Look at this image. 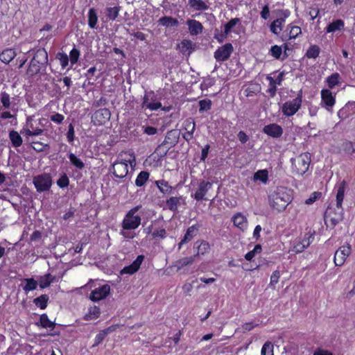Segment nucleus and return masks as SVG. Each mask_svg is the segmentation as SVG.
<instances>
[{"label":"nucleus","instance_id":"5fc2aeb1","mask_svg":"<svg viewBox=\"0 0 355 355\" xmlns=\"http://www.w3.org/2000/svg\"><path fill=\"white\" fill-rule=\"evenodd\" d=\"M32 147L37 152H42L46 148H49V146L48 144H44L42 142L37 141H32Z\"/></svg>","mask_w":355,"mask_h":355},{"label":"nucleus","instance_id":"c9c22d12","mask_svg":"<svg viewBox=\"0 0 355 355\" xmlns=\"http://www.w3.org/2000/svg\"><path fill=\"white\" fill-rule=\"evenodd\" d=\"M100 309L96 306H94L89 309V311L84 316V319L85 320H94L99 317L100 315Z\"/></svg>","mask_w":355,"mask_h":355},{"label":"nucleus","instance_id":"a19ab883","mask_svg":"<svg viewBox=\"0 0 355 355\" xmlns=\"http://www.w3.org/2000/svg\"><path fill=\"white\" fill-rule=\"evenodd\" d=\"M340 80V76L338 73H334L331 74V76H328L326 79V83H327V85L332 88L335 86H336Z\"/></svg>","mask_w":355,"mask_h":355},{"label":"nucleus","instance_id":"e433bc0d","mask_svg":"<svg viewBox=\"0 0 355 355\" xmlns=\"http://www.w3.org/2000/svg\"><path fill=\"white\" fill-rule=\"evenodd\" d=\"M69 161L71 164L74 166L76 168L79 170H82L85 168V164L84 162L77 157L76 155H74L72 153H70L68 155Z\"/></svg>","mask_w":355,"mask_h":355},{"label":"nucleus","instance_id":"f3484780","mask_svg":"<svg viewBox=\"0 0 355 355\" xmlns=\"http://www.w3.org/2000/svg\"><path fill=\"white\" fill-rule=\"evenodd\" d=\"M144 255L142 254L137 256V259L130 266L124 267L121 270V274L132 275L136 272L139 269L141 264L144 260Z\"/></svg>","mask_w":355,"mask_h":355},{"label":"nucleus","instance_id":"2f4dec72","mask_svg":"<svg viewBox=\"0 0 355 355\" xmlns=\"http://www.w3.org/2000/svg\"><path fill=\"white\" fill-rule=\"evenodd\" d=\"M196 257V255H194L193 257H189L182 258L175 262V266L177 268L178 270H180L182 268H184L188 265L192 264L194 261Z\"/></svg>","mask_w":355,"mask_h":355},{"label":"nucleus","instance_id":"0eeeda50","mask_svg":"<svg viewBox=\"0 0 355 355\" xmlns=\"http://www.w3.org/2000/svg\"><path fill=\"white\" fill-rule=\"evenodd\" d=\"M302 90H300V93L295 98L283 104L282 111L284 115L291 116L294 115L299 110L302 104Z\"/></svg>","mask_w":355,"mask_h":355},{"label":"nucleus","instance_id":"473e14b6","mask_svg":"<svg viewBox=\"0 0 355 355\" xmlns=\"http://www.w3.org/2000/svg\"><path fill=\"white\" fill-rule=\"evenodd\" d=\"M158 23L165 27L176 26L178 24V21L176 19L168 16L161 17L158 20Z\"/></svg>","mask_w":355,"mask_h":355},{"label":"nucleus","instance_id":"c756f323","mask_svg":"<svg viewBox=\"0 0 355 355\" xmlns=\"http://www.w3.org/2000/svg\"><path fill=\"white\" fill-rule=\"evenodd\" d=\"M9 138L12 145L15 148L19 147L22 144V138L17 131H10Z\"/></svg>","mask_w":355,"mask_h":355},{"label":"nucleus","instance_id":"1a4fd4ad","mask_svg":"<svg viewBox=\"0 0 355 355\" xmlns=\"http://www.w3.org/2000/svg\"><path fill=\"white\" fill-rule=\"evenodd\" d=\"M110 116L111 114L108 109H99L92 115V122L94 125H102L110 120Z\"/></svg>","mask_w":355,"mask_h":355},{"label":"nucleus","instance_id":"393cba45","mask_svg":"<svg viewBox=\"0 0 355 355\" xmlns=\"http://www.w3.org/2000/svg\"><path fill=\"white\" fill-rule=\"evenodd\" d=\"M17 55L16 52L12 49H6L0 53V60L5 64H8Z\"/></svg>","mask_w":355,"mask_h":355},{"label":"nucleus","instance_id":"20e7f679","mask_svg":"<svg viewBox=\"0 0 355 355\" xmlns=\"http://www.w3.org/2000/svg\"><path fill=\"white\" fill-rule=\"evenodd\" d=\"M160 100L161 95L158 93V91L157 92L153 90L146 92L141 105V109L156 111L162 107Z\"/></svg>","mask_w":355,"mask_h":355},{"label":"nucleus","instance_id":"8fccbe9b","mask_svg":"<svg viewBox=\"0 0 355 355\" xmlns=\"http://www.w3.org/2000/svg\"><path fill=\"white\" fill-rule=\"evenodd\" d=\"M56 58L59 60L60 64L62 69H65L69 64V56L64 53H58Z\"/></svg>","mask_w":355,"mask_h":355},{"label":"nucleus","instance_id":"0e129e2a","mask_svg":"<svg viewBox=\"0 0 355 355\" xmlns=\"http://www.w3.org/2000/svg\"><path fill=\"white\" fill-rule=\"evenodd\" d=\"M261 17L262 19L266 20L268 19L270 15V8L268 4H266L260 12Z\"/></svg>","mask_w":355,"mask_h":355},{"label":"nucleus","instance_id":"2eb2a0df","mask_svg":"<svg viewBox=\"0 0 355 355\" xmlns=\"http://www.w3.org/2000/svg\"><path fill=\"white\" fill-rule=\"evenodd\" d=\"M233 51V46L230 43L225 44L218 48L214 53V58L218 61L227 60Z\"/></svg>","mask_w":355,"mask_h":355},{"label":"nucleus","instance_id":"69168bd1","mask_svg":"<svg viewBox=\"0 0 355 355\" xmlns=\"http://www.w3.org/2000/svg\"><path fill=\"white\" fill-rule=\"evenodd\" d=\"M37 282L40 288L42 289L47 288L51 285V281L46 280L43 276L40 277Z\"/></svg>","mask_w":355,"mask_h":355},{"label":"nucleus","instance_id":"72a5a7b5","mask_svg":"<svg viewBox=\"0 0 355 355\" xmlns=\"http://www.w3.org/2000/svg\"><path fill=\"white\" fill-rule=\"evenodd\" d=\"M23 282H26L23 289L26 293L29 291L35 290L38 285V282L33 278H26L24 279Z\"/></svg>","mask_w":355,"mask_h":355},{"label":"nucleus","instance_id":"4be33fe9","mask_svg":"<svg viewBox=\"0 0 355 355\" xmlns=\"http://www.w3.org/2000/svg\"><path fill=\"white\" fill-rule=\"evenodd\" d=\"M199 230V225H193L191 227H189L182 239V241L179 243V248H181V245L184 243H188L191 240L193 239L194 236H196Z\"/></svg>","mask_w":355,"mask_h":355},{"label":"nucleus","instance_id":"bf43d9fd","mask_svg":"<svg viewBox=\"0 0 355 355\" xmlns=\"http://www.w3.org/2000/svg\"><path fill=\"white\" fill-rule=\"evenodd\" d=\"M50 120L57 124H61L64 119V116L59 113H55L50 116Z\"/></svg>","mask_w":355,"mask_h":355},{"label":"nucleus","instance_id":"6e6552de","mask_svg":"<svg viewBox=\"0 0 355 355\" xmlns=\"http://www.w3.org/2000/svg\"><path fill=\"white\" fill-rule=\"evenodd\" d=\"M33 182L39 193L49 191L52 185V179L49 173L35 176Z\"/></svg>","mask_w":355,"mask_h":355},{"label":"nucleus","instance_id":"4468645a","mask_svg":"<svg viewBox=\"0 0 355 355\" xmlns=\"http://www.w3.org/2000/svg\"><path fill=\"white\" fill-rule=\"evenodd\" d=\"M110 171L113 173L116 178H123L128 173V166L125 162H115Z\"/></svg>","mask_w":355,"mask_h":355},{"label":"nucleus","instance_id":"338daca9","mask_svg":"<svg viewBox=\"0 0 355 355\" xmlns=\"http://www.w3.org/2000/svg\"><path fill=\"white\" fill-rule=\"evenodd\" d=\"M152 236L153 238L159 237L160 239H164L166 236V230L162 228L159 230H157L153 232Z\"/></svg>","mask_w":355,"mask_h":355},{"label":"nucleus","instance_id":"f257e3e1","mask_svg":"<svg viewBox=\"0 0 355 355\" xmlns=\"http://www.w3.org/2000/svg\"><path fill=\"white\" fill-rule=\"evenodd\" d=\"M345 187L346 182L344 180L339 184L336 194V208L329 206L324 212V220L329 219L333 227L342 221L344 218L342 203L344 199Z\"/></svg>","mask_w":355,"mask_h":355},{"label":"nucleus","instance_id":"9d476101","mask_svg":"<svg viewBox=\"0 0 355 355\" xmlns=\"http://www.w3.org/2000/svg\"><path fill=\"white\" fill-rule=\"evenodd\" d=\"M352 248L349 244L341 246L335 252L334 263L336 266H341L345 263L346 259L351 254Z\"/></svg>","mask_w":355,"mask_h":355},{"label":"nucleus","instance_id":"603ef678","mask_svg":"<svg viewBox=\"0 0 355 355\" xmlns=\"http://www.w3.org/2000/svg\"><path fill=\"white\" fill-rule=\"evenodd\" d=\"M239 21L240 19L239 18H234L229 21L224 26L225 33L226 35L229 34Z\"/></svg>","mask_w":355,"mask_h":355},{"label":"nucleus","instance_id":"aec40b11","mask_svg":"<svg viewBox=\"0 0 355 355\" xmlns=\"http://www.w3.org/2000/svg\"><path fill=\"white\" fill-rule=\"evenodd\" d=\"M263 131L264 133L274 138H279L283 134V129L280 125L276 123H272L264 126Z\"/></svg>","mask_w":355,"mask_h":355},{"label":"nucleus","instance_id":"680f3d73","mask_svg":"<svg viewBox=\"0 0 355 355\" xmlns=\"http://www.w3.org/2000/svg\"><path fill=\"white\" fill-rule=\"evenodd\" d=\"M1 103L3 104V106L4 107H6V108H9L10 107V96L6 92H3L1 94Z\"/></svg>","mask_w":355,"mask_h":355},{"label":"nucleus","instance_id":"6e6d98bb","mask_svg":"<svg viewBox=\"0 0 355 355\" xmlns=\"http://www.w3.org/2000/svg\"><path fill=\"white\" fill-rule=\"evenodd\" d=\"M69 180L66 173H64L57 181V184L60 188H65L69 186Z\"/></svg>","mask_w":355,"mask_h":355},{"label":"nucleus","instance_id":"052dcab7","mask_svg":"<svg viewBox=\"0 0 355 355\" xmlns=\"http://www.w3.org/2000/svg\"><path fill=\"white\" fill-rule=\"evenodd\" d=\"M106 337V332L101 331L95 337L93 347L98 346Z\"/></svg>","mask_w":355,"mask_h":355},{"label":"nucleus","instance_id":"c03bdc74","mask_svg":"<svg viewBox=\"0 0 355 355\" xmlns=\"http://www.w3.org/2000/svg\"><path fill=\"white\" fill-rule=\"evenodd\" d=\"M343 150L348 155H352L355 153V144L349 141H345L342 144Z\"/></svg>","mask_w":355,"mask_h":355},{"label":"nucleus","instance_id":"f704fd0d","mask_svg":"<svg viewBox=\"0 0 355 355\" xmlns=\"http://www.w3.org/2000/svg\"><path fill=\"white\" fill-rule=\"evenodd\" d=\"M49 297L46 294L41 295L33 300V303L41 309H45L47 306Z\"/></svg>","mask_w":355,"mask_h":355},{"label":"nucleus","instance_id":"423d86ee","mask_svg":"<svg viewBox=\"0 0 355 355\" xmlns=\"http://www.w3.org/2000/svg\"><path fill=\"white\" fill-rule=\"evenodd\" d=\"M293 168L297 173L304 174L309 169L311 163V155L309 153H304L291 159Z\"/></svg>","mask_w":355,"mask_h":355},{"label":"nucleus","instance_id":"ea45409f","mask_svg":"<svg viewBox=\"0 0 355 355\" xmlns=\"http://www.w3.org/2000/svg\"><path fill=\"white\" fill-rule=\"evenodd\" d=\"M149 178V173L145 171H141L135 180V184L137 187H142L145 184Z\"/></svg>","mask_w":355,"mask_h":355},{"label":"nucleus","instance_id":"c85d7f7f","mask_svg":"<svg viewBox=\"0 0 355 355\" xmlns=\"http://www.w3.org/2000/svg\"><path fill=\"white\" fill-rule=\"evenodd\" d=\"M189 5L195 10L204 11L208 9V6L202 0H189Z\"/></svg>","mask_w":355,"mask_h":355},{"label":"nucleus","instance_id":"13d9d810","mask_svg":"<svg viewBox=\"0 0 355 355\" xmlns=\"http://www.w3.org/2000/svg\"><path fill=\"white\" fill-rule=\"evenodd\" d=\"M131 230H133L132 229H123L120 232V234L125 239H134L136 236V234L133 232H131Z\"/></svg>","mask_w":355,"mask_h":355},{"label":"nucleus","instance_id":"dca6fc26","mask_svg":"<svg viewBox=\"0 0 355 355\" xmlns=\"http://www.w3.org/2000/svg\"><path fill=\"white\" fill-rule=\"evenodd\" d=\"M321 98L322 106L331 110L336 102V94L332 93L331 90H321Z\"/></svg>","mask_w":355,"mask_h":355},{"label":"nucleus","instance_id":"79ce46f5","mask_svg":"<svg viewBox=\"0 0 355 355\" xmlns=\"http://www.w3.org/2000/svg\"><path fill=\"white\" fill-rule=\"evenodd\" d=\"M185 129L187 132V135L190 137H193V132L196 130V123L193 119H188L185 121Z\"/></svg>","mask_w":355,"mask_h":355},{"label":"nucleus","instance_id":"cd10ccee","mask_svg":"<svg viewBox=\"0 0 355 355\" xmlns=\"http://www.w3.org/2000/svg\"><path fill=\"white\" fill-rule=\"evenodd\" d=\"M284 24V22L283 19L277 18L271 23L270 30L273 34L279 35L282 31Z\"/></svg>","mask_w":355,"mask_h":355},{"label":"nucleus","instance_id":"6ab92c4d","mask_svg":"<svg viewBox=\"0 0 355 355\" xmlns=\"http://www.w3.org/2000/svg\"><path fill=\"white\" fill-rule=\"evenodd\" d=\"M181 204H185L184 199L182 196H171L166 200L165 208L176 212L178 207Z\"/></svg>","mask_w":355,"mask_h":355},{"label":"nucleus","instance_id":"09e8293b","mask_svg":"<svg viewBox=\"0 0 355 355\" xmlns=\"http://www.w3.org/2000/svg\"><path fill=\"white\" fill-rule=\"evenodd\" d=\"M80 55V51L76 48H73L69 52V61H70L71 66L78 62Z\"/></svg>","mask_w":355,"mask_h":355},{"label":"nucleus","instance_id":"49530a36","mask_svg":"<svg viewBox=\"0 0 355 355\" xmlns=\"http://www.w3.org/2000/svg\"><path fill=\"white\" fill-rule=\"evenodd\" d=\"M261 355H274L273 354V345L271 342H266L261 351Z\"/></svg>","mask_w":355,"mask_h":355},{"label":"nucleus","instance_id":"7ed1b4c3","mask_svg":"<svg viewBox=\"0 0 355 355\" xmlns=\"http://www.w3.org/2000/svg\"><path fill=\"white\" fill-rule=\"evenodd\" d=\"M48 54L44 49L37 51L27 69V75L33 76L40 72L42 67L47 62Z\"/></svg>","mask_w":355,"mask_h":355},{"label":"nucleus","instance_id":"a878e982","mask_svg":"<svg viewBox=\"0 0 355 355\" xmlns=\"http://www.w3.org/2000/svg\"><path fill=\"white\" fill-rule=\"evenodd\" d=\"M36 324L45 329L49 328L51 330H53L56 326V324L54 322H52L49 319L48 315L46 313H43L40 315V322L36 323Z\"/></svg>","mask_w":355,"mask_h":355},{"label":"nucleus","instance_id":"37998d69","mask_svg":"<svg viewBox=\"0 0 355 355\" xmlns=\"http://www.w3.org/2000/svg\"><path fill=\"white\" fill-rule=\"evenodd\" d=\"M254 178L256 180H260L266 183L268 179V173L267 170H259L254 175Z\"/></svg>","mask_w":355,"mask_h":355},{"label":"nucleus","instance_id":"774afa93","mask_svg":"<svg viewBox=\"0 0 355 355\" xmlns=\"http://www.w3.org/2000/svg\"><path fill=\"white\" fill-rule=\"evenodd\" d=\"M280 275L279 270H275L272 272L271 277H270V285L276 284L279 279Z\"/></svg>","mask_w":355,"mask_h":355},{"label":"nucleus","instance_id":"a18cd8bd","mask_svg":"<svg viewBox=\"0 0 355 355\" xmlns=\"http://www.w3.org/2000/svg\"><path fill=\"white\" fill-rule=\"evenodd\" d=\"M320 54V48L317 45L311 46L306 53L309 58H316Z\"/></svg>","mask_w":355,"mask_h":355},{"label":"nucleus","instance_id":"39448f33","mask_svg":"<svg viewBox=\"0 0 355 355\" xmlns=\"http://www.w3.org/2000/svg\"><path fill=\"white\" fill-rule=\"evenodd\" d=\"M180 132L178 130L168 131L164 140L156 148V151H162V156H165L168 150L174 147L179 141Z\"/></svg>","mask_w":355,"mask_h":355},{"label":"nucleus","instance_id":"5701e85b","mask_svg":"<svg viewBox=\"0 0 355 355\" xmlns=\"http://www.w3.org/2000/svg\"><path fill=\"white\" fill-rule=\"evenodd\" d=\"M195 49V44L189 40H183L178 45V49L183 54L190 55Z\"/></svg>","mask_w":355,"mask_h":355},{"label":"nucleus","instance_id":"3c124183","mask_svg":"<svg viewBox=\"0 0 355 355\" xmlns=\"http://www.w3.org/2000/svg\"><path fill=\"white\" fill-rule=\"evenodd\" d=\"M119 8L118 7H110L107 8V17L110 20H114L118 17Z\"/></svg>","mask_w":355,"mask_h":355},{"label":"nucleus","instance_id":"4d7b16f0","mask_svg":"<svg viewBox=\"0 0 355 355\" xmlns=\"http://www.w3.org/2000/svg\"><path fill=\"white\" fill-rule=\"evenodd\" d=\"M58 83L57 84V86L59 88L64 87H69L71 86V80L70 78L66 76V77H64L63 78H60L58 80Z\"/></svg>","mask_w":355,"mask_h":355},{"label":"nucleus","instance_id":"de8ad7c7","mask_svg":"<svg viewBox=\"0 0 355 355\" xmlns=\"http://www.w3.org/2000/svg\"><path fill=\"white\" fill-rule=\"evenodd\" d=\"M271 89H275L277 85H280L283 80V74L279 73L275 78L268 77Z\"/></svg>","mask_w":355,"mask_h":355},{"label":"nucleus","instance_id":"a211bd4d","mask_svg":"<svg viewBox=\"0 0 355 355\" xmlns=\"http://www.w3.org/2000/svg\"><path fill=\"white\" fill-rule=\"evenodd\" d=\"M345 30V22L343 20L338 19L333 20L325 28L327 33H336L342 32Z\"/></svg>","mask_w":355,"mask_h":355},{"label":"nucleus","instance_id":"7c9ffc66","mask_svg":"<svg viewBox=\"0 0 355 355\" xmlns=\"http://www.w3.org/2000/svg\"><path fill=\"white\" fill-rule=\"evenodd\" d=\"M283 48L284 49V51H286L288 49L287 45L284 44L282 46H272L270 49V53L275 59H279L282 54Z\"/></svg>","mask_w":355,"mask_h":355},{"label":"nucleus","instance_id":"864d4df0","mask_svg":"<svg viewBox=\"0 0 355 355\" xmlns=\"http://www.w3.org/2000/svg\"><path fill=\"white\" fill-rule=\"evenodd\" d=\"M211 101L209 99H203L199 101V112H203L211 109Z\"/></svg>","mask_w":355,"mask_h":355},{"label":"nucleus","instance_id":"bb28decb","mask_svg":"<svg viewBox=\"0 0 355 355\" xmlns=\"http://www.w3.org/2000/svg\"><path fill=\"white\" fill-rule=\"evenodd\" d=\"M232 221L234 225L241 230H244L246 227L247 219L245 216L241 213L235 214L232 218Z\"/></svg>","mask_w":355,"mask_h":355},{"label":"nucleus","instance_id":"e2e57ef3","mask_svg":"<svg viewBox=\"0 0 355 355\" xmlns=\"http://www.w3.org/2000/svg\"><path fill=\"white\" fill-rule=\"evenodd\" d=\"M67 138L69 143L74 140V127L72 123L69 125L68 132L67 133Z\"/></svg>","mask_w":355,"mask_h":355},{"label":"nucleus","instance_id":"4c0bfd02","mask_svg":"<svg viewBox=\"0 0 355 355\" xmlns=\"http://www.w3.org/2000/svg\"><path fill=\"white\" fill-rule=\"evenodd\" d=\"M287 30L289 31V39H295L298 35L302 33V29L300 26H295L293 24H290L287 26Z\"/></svg>","mask_w":355,"mask_h":355},{"label":"nucleus","instance_id":"ddd939ff","mask_svg":"<svg viewBox=\"0 0 355 355\" xmlns=\"http://www.w3.org/2000/svg\"><path fill=\"white\" fill-rule=\"evenodd\" d=\"M110 292V286L108 284H104L92 291L89 299L93 302H98L105 299Z\"/></svg>","mask_w":355,"mask_h":355},{"label":"nucleus","instance_id":"f03ea898","mask_svg":"<svg viewBox=\"0 0 355 355\" xmlns=\"http://www.w3.org/2000/svg\"><path fill=\"white\" fill-rule=\"evenodd\" d=\"M270 207L278 211L284 210L291 202V197L287 189L278 187L268 196Z\"/></svg>","mask_w":355,"mask_h":355},{"label":"nucleus","instance_id":"f8f14e48","mask_svg":"<svg viewBox=\"0 0 355 355\" xmlns=\"http://www.w3.org/2000/svg\"><path fill=\"white\" fill-rule=\"evenodd\" d=\"M212 187V183L209 181L202 180L198 184V187L192 197L198 201L208 200L205 196L207 191Z\"/></svg>","mask_w":355,"mask_h":355},{"label":"nucleus","instance_id":"9b49d317","mask_svg":"<svg viewBox=\"0 0 355 355\" xmlns=\"http://www.w3.org/2000/svg\"><path fill=\"white\" fill-rule=\"evenodd\" d=\"M141 218L138 215L126 214L122 223L121 227L123 229H137L141 224Z\"/></svg>","mask_w":355,"mask_h":355},{"label":"nucleus","instance_id":"58836bf2","mask_svg":"<svg viewBox=\"0 0 355 355\" xmlns=\"http://www.w3.org/2000/svg\"><path fill=\"white\" fill-rule=\"evenodd\" d=\"M98 21L97 14L94 8H90L88 12V25L91 28H95Z\"/></svg>","mask_w":355,"mask_h":355},{"label":"nucleus","instance_id":"412c9836","mask_svg":"<svg viewBox=\"0 0 355 355\" xmlns=\"http://www.w3.org/2000/svg\"><path fill=\"white\" fill-rule=\"evenodd\" d=\"M187 24L189 33L193 36L198 35L202 32L203 26L202 24L196 19H188Z\"/></svg>","mask_w":355,"mask_h":355},{"label":"nucleus","instance_id":"b1692460","mask_svg":"<svg viewBox=\"0 0 355 355\" xmlns=\"http://www.w3.org/2000/svg\"><path fill=\"white\" fill-rule=\"evenodd\" d=\"M155 184L160 192L164 195H170L174 190V188L169 185L168 182L164 180H157Z\"/></svg>","mask_w":355,"mask_h":355}]
</instances>
